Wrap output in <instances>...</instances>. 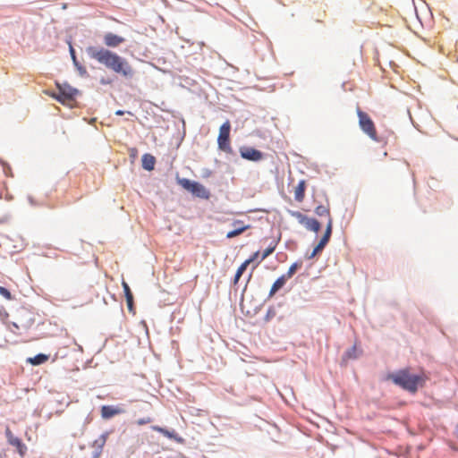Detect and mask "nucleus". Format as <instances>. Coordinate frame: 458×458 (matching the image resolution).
<instances>
[{
  "mask_svg": "<svg viewBox=\"0 0 458 458\" xmlns=\"http://www.w3.org/2000/svg\"><path fill=\"white\" fill-rule=\"evenodd\" d=\"M0 294L6 298L7 300L11 299L10 292L3 286H0Z\"/></svg>",
  "mask_w": 458,
  "mask_h": 458,
  "instance_id": "25",
  "label": "nucleus"
},
{
  "mask_svg": "<svg viewBox=\"0 0 458 458\" xmlns=\"http://www.w3.org/2000/svg\"><path fill=\"white\" fill-rule=\"evenodd\" d=\"M178 182L183 189L189 191L198 198L205 199L209 198V191L206 189L205 186L197 182L182 178L179 179Z\"/></svg>",
  "mask_w": 458,
  "mask_h": 458,
  "instance_id": "3",
  "label": "nucleus"
},
{
  "mask_svg": "<svg viewBox=\"0 0 458 458\" xmlns=\"http://www.w3.org/2000/svg\"><path fill=\"white\" fill-rule=\"evenodd\" d=\"M242 225L241 221H235L233 223V226H235L236 228H234L233 231L228 232L226 234V237L228 239L234 238V237L240 235L241 233H242L246 229L249 228V225Z\"/></svg>",
  "mask_w": 458,
  "mask_h": 458,
  "instance_id": "13",
  "label": "nucleus"
},
{
  "mask_svg": "<svg viewBox=\"0 0 458 458\" xmlns=\"http://www.w3.org/2000/svg\"><path fill=\"white\" fill-rule=\"evenodd\" d=\"M305 182L304 181L300 182L298 186L295 188V199L298 201H301L304 198Z\"/></svg>",
  "mask_w": 458,
  "mask_h": 458,
  "instance_id": "18",
  "label": "nucleus"
},
{
  "mask_svg": "<svg viewBox=\"0 0 458 458\" xmlns=\"http://www.w3.org/2000/svg\"><path fill=\"white\" fill-rule=\"evenodd\" d=\"M387 378L411 393H415L419 387L422 386L424 382L421 376L411 373L408 369L391 373L387 376Z\"/></svg>",
  "mask_w": 458,
  "mask_h": 458,
  "instance_id": "2",
  "label": "nucleus"
},
{
  "mask_svg": "<svg viewBox=\"0 0 458 458\" xmlns=\"http://www.w3.org/2000/svg\"><path fill=\"white\" fill-rule=\"evenodd\" d=\"M241 157L250 161H259L263 158V154L258 149L250 147H243L240 149Z\"/></svg>",
  "mask_w": 458,
  "mask_h": 458,
  "instance_id": "7",
  "label": "nucleus"
},
{
  "mask_svg": "<svg viewBox=\"0 0 458 458\" xmlns=\"http://www.w3.org/2000/svg\"><path fill=\"white\" fill-rule=\"evenodd\" d=\"M60 95L57 99L64 105L73 107L74 98L79 94L78 89L72 88L69 85H59Z\"/></svg>",
  "mask_w": 458,
  "mask_h": 458,
  "instance_id": "4",
  "label": "nucleus"
},
{
  "mask_svg": "<svg viewBox=\"0 0 458 458\" xmlns=\"http://www.w3.org/2000/svg\"><path fill=\"white\" fill-rule=\"evenodd\" d=\"M124 41V38L113 33H107L104 37V42L106 46L115 47Z\"/></svg>",
  "mask_w": 458,
  "mask_h": 458,
  "instance_id": "10",
  "label": "nucleus"
},
{
  "mask_svg": "<svg viewBox=\"0 0 458 458\" xmlns=\"http://www.w3.org/2000/svg\"><path fill=\"white\" fill-rule=\"evenodd\" d=\"M320 251L321 250H316V247H315L312 253L309 256V259H313Z\"/></svg>",
  "mask_w": 458,
  "mask_h": 458,
  "instance_id": "28",
  "label": "nucleus"
},
{
  "mask_svg": "<svg viewBox=\"0 0 458 458\" xmlns=\"http://www.w3.org/2000/svg\"><path fill=\"white\" fill-rule=\"evenodd\" d=\"M151 422V419L150 418H144V419H140L137 420V424L138 425H144V424H147V423H149Z\"/></svg>",
  "mask_w": 458,
  "mask_h": 458,
  "instance_id": "26",
  "label": "nucleus"
},
{
  "mask_svg": "<svg viewBox=\"0 0 458 458\" xmlns=\"http://www.w3.org/2000/svg\"><path fill=\"white\" fill-rule=\"evenodd\" d=\"M287 279L284 277V276L279 277L272 285L270 295L275 294L278 290H280L284 285Z\"/></svg>",
  "mask_w": 458,
  "mask_h": 458,
  "instance_id": "16",
  "label": "nucleus"
},
{
  "mask_svg": "<svg viewBox=\"0 0 458 458\" xmlns=\"http://www.w3.org/2000/svg\"><path fill=\"white\" fill-rule=\"evenodd\" d=\"M124 411L120 407L115 406H103L101 409V415L104 419H110L114 415L123 413Z\"/></svg>",
  "mask_w": 458,
  "mask_h": 458,
  "instance_id": "11",
  "label": "nucleus"
},
{
  "mask_svg": "<svg viewBox=\"0 0 458 458\" xmlns=\"http://www.w3.org/2000/svg\"><path fill=\"white\" fill-rule=\"evenodd\" d=\"M106 434H103L100 436L99 438H98L95 442H94V445L95 446H98L99 449H102V447L104 446V445L106 444Z\"/></svg>",
  "mask_w": 458,
  "mask_h": 458,
  "instance_id": "23",
  "label": "nucleus"
},
{
  "mask_svg": "<svg viewBox=\"0 0 458 458\" xmlns=\"http://www.w3.org/2000/svg\"><path fill=\"white\" fill-rule=\"evenodd\" d=\"M259 251H257V252H255V253L253 254V256H252L250 259H253V261H254V260L259 257Z\"/></svg>",
  "mask_w": 458,
  "mask_h": 458,
  "instance_id": "29",
  "label": "nucleus"
},
{
  "mask_svg": "<svg viewBox=\"0 0 458 458\" xmlns=\"http://www.w3.org/2000/svg\"><path fill=\"white\" fill-rule=\"evenodd\" d=\"M316 214L319 216H329V210L327 207L325 206H318L317 208H316Z\"/></svg>",
  "mask_w": 458,
  "mask_h": 458,
  "instance_id": "22",
  "label": "nucleus"
},
{
  "mask_svg": "<svg viewBox=\"0 0 458 458\" xmlns=\"http://www.w3.org/2000/svg\"><path fill=\"white\" fill-rule=\"evenodd\" d=\"M156 163L155 157L150 154H145L142 157V166L145 170L151 171L154 169Z\"/></svg>",
  "mask_w": 458,
  "mask_h": 458,
  "instance_id": "14",
  "label": "nucleus"
},
{
  "mask_svg": "<svg viewBox=\"0 0 458 458\" xmlns=\"http://www.w3.org/2000/svg\"><path fill=\"white\" fill-rule=\"evenodd\" d=\"M152 429L162 433L164 436H165L169 438L174 439L176 442H178L180 444L183 443V439L181 437L177 436L174 433V431H169V430H167L164 428L158 427V426H153Z\"/></svg>",
  "mask_w": 458,
  "mask_h": 458,
  "instance_id": "12",
  "label": "nucleus"
},
{
  "mask_svg": "<svg viewBox=\"0 0 458 458\" xmlns=\"http://www.w3.org/2000/svg\"><path fill=\"white\" fill-rule=\"evenodd\" d=\"M48 360V356L45 354H38L33 358H30L28 361L32 365H40Z\"/></svg>",
  "mask_w": 458,
  "mask_h": 458,
  "instance_id": "19",
  "label": "nucleus"
},
{
  "mask_svg": "<svg viewBox=\"0 0 458 458\" xmlns=\"http://www.w3.org/2000/svg\"><path fill=\"white\" fill-rule=\"evenodd\" d=\"M123 114H124V112L122 110H118L115 112V114H117V115H123Z\"/></svg>",
  "mask_w": 458,
  "mask_h": 458,
  "instance_id": "30",
  "label": "nucleus"
},
{
  "mask_svg": "<svg viewBox=\"0 0 458 458\" xmlns=\"http://www.w3.org/2000/svg\"><path fill=\"white\" fill-rule=\"evenodd\" d=\"M331 233H332V219L330 217H328V222H327V230L325 232V234L323 235V237L319 241L318 244L316 246V250H322L325 248V246L329 242Z\"/></svg>",
  "mask_w": 458,
  "mask_h": 458,
  "instance_id": "9",
  "label": "nucleus"
},
{
  "mask_svg": "<svg viewBox=\"0 0 458 458\" xmlns=\"http://www.w3.org/2000/svg\"><path fill=\"white\" fill-rule=\"evenodd\" d=\"M253 262V259H249L247 260H245L241 266L240 267L238 268L236 274H235V277H234V284H236L239 279L241 278V276H242V274L244 273V271L246 270L247 267Z\"/></svg>",
  "mask_w": 458,
  "mask_h": 458,
  "instance_id": "15",
  "label": "nucleus"
},
{
  "mask_svg": "<svg viewBox=\"0 0 458 458\" xmlns=\"http://www.w3.org/2000/svg\"><path fill=\"white\" fill-rule=\"evenodd\" d=\"M276 246H270L267 249H266L262 254L261 260L265 259L267 257H268L270 254H272L275 250Z\"/></svg>",
  "mask_w": 458,
  "mask_h": 458,
  "instance_id": "24",
  "label": "nucleus"
},
{
  "mask_svg": "<svg viewBox=\"0 0 458 458\" xmlns=\"http://www.w3.org/2000/svg\"><path fill=\"white\" fill-rule=\"evenodd\" d=\"M231 124L229 121H226L222 124L219 129V135L217 139L218 147L225 152L231 150L229 135H230Z\"/></svg>",
  "mask_w": 458,
  "mask_h": 458,
  "instance_id": "6",
  "label": "nucleus"
},
{
  "mask_svg": "<svg viewBox=\"0 0 458 458\" xmlns=\"http://www.w3.org/2000/svg\"><path fill=\"white\" fill-rule=\"evenodd\" d=\"M70 52H71V55H72L74 64L77 65L78 64H77L76 56L74 54V50L72 47H70Z\"/></svg>",
  "mask_w": 458,
  "mask_h": 458,
  "instance_id": "27",
  "label": "nucleus"
},
{
  "mask_svg": "<svg viewBox=\"0 0 458 458\" xmlns=\"http://www.w3.org/2000/svg\"><path fill=\"white\" fill-rule=\"evenodd\" d=\"M7 436H8L10 444L13 445V446H16L18 448V450L20 451V453L21 454V448L23 447V445H21V440L17 437H14L11 434L10 430H8V429H7Z\"/></svg>",
  "mask_w": 458,
  "mask_h": 458,
  "instance_id": "20",
  "label": "nucleus"
},
{
  "mask_svg": "<svg viewBox=\"0 0 458 458\" xmlns=\"http://www.w3.org/2000/svg\"><path fill=\"white\" fill-rule=\"evenodd\" d=\"M296 216L300 218V222L303 224L307 229L315 233H318L320 230V224L316 219L306 217L301 213H296Z\"/></svg>",
  "mask_w": 458,
  "mask_h": 458,
  "instance_id": "8",
  "label": "nucleus"
},
{
  "mask_svg": "<svg viewBox=\"0 0 458 458\" xmlns=\"http://www.w3.org/2000/svg\"><path fill=\"white\" fill-rule=\"evenodd\" d=\"M123 288L124 294L126 297L128 308H129V310H131L132 309V293H131L130 287L126 282H123Z\"/></svg>",
  "mask_w": 458,
  "mask_h": 458,
  "instance_id": "17",
  "label": "nucleus"
},
{
  "mask_svg": "<svg viewBox=\"0 0 458 458\" xmlns=\"http://www.w3.org/2000/svg\"><path fill=\"white\" fill-rule=\"evenodd\" d=\"M300 267H301V265H300V264H298V263H294V264H293V265L290 267V268H289V270H288L287 274L284 275V277H285L287 280H288L289 278H291V277H292V276L296 273V271L298 270V268H299Z\"/></svg>",
  "mask_w": 458,
  "mask_h": 458,
  "instance_id": "21",
  "label": "nucleus"
},
{
  "mask_svg": "<svg viewBox=\"0 0 458 458\" xmlns=\"http://www.w3.org/2000/svg\"><path fill=\"white\" fill-rule=\"evenodd\" d=\"M87 53L91 58L124 77H131L133 75V70L129 63L107 49L89 47L87 48Z\"/></svg>",
  "mask_w": 458,
  "mask_h": 458,
  "instance_id": "1",
  "label": "nucleus"
},
{
  "mask_svg": "<svg viewBox=\"0 0 458 458\" xmlns=\"http://www.w3.org/2000/svg\"><path fill=\"white\" fill-rule=\"evenodd\" d=\"M358 117H359V124L360 129L368 134L372 140H377V132L375 129L374 123L369 118V116L358 109L357 111Z\"/></svg>",
  "mask_w": 458,
  "mask_h": 458,
  "instance_id": "5",
  "label": "nucleus"
}]
</instances>
